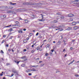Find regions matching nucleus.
<instances>
[{
  "instance_id": "f257e3e1",
  "label": "nucleus",
  "mask_w": 79,
  "mask_h": 79,
  "mask_svg": "<svg viewBox=\"0 0 79 79\" xmlns=\"http://www.w3.org/2000/svg\"><path fill=\"white\" fill-rule=\"evenodd\" d=\"M13 72L14 73H15V76H19V74L18 73V71L16 70H14Z\"/></svg>"
},
{
  "instance_id": "f03ea898",
  "label": "nucleus",
  "mask_w": 79,
  "mask_h": 79,
  "mask_svg": "<svg viewBox=\"0 0 79 79\" xmlns=\"http://www.w3.org/2000/svg\"><path fill=\"white\" fill-rule=\"evenodd\" d=\"M7 13H12V14H15V12L12 10H9L7 12Z\"/></svg>"
},
{
  "instance_id": "7ed1b4c3",
  "label": "nucleus",
  "mask_w": 79,
  "mask_h": 79,
  "mask_svg": "<svg viewBox=\"0 0 79 79\" xmlns=\"http://www.w3.org/2000/svg\"><path fill=\"white\" fill-rule=\"evenodd\" d=\"M35 3H32V2H27L25 3L26 5H35Z\"/></svg>"
},
{
  "instance_id": "20e7f679",
  "label": "nucleus",
  "mask_w": 79,
  "mask_h": 79,
  "mask_svg": "<svg viewBox=\"0 0 79 79\" xmlns=\"http://www.w3.org/2000/svg\"><path fill=\"white\" fill-rule=\"evenodd\" d=\"M6 15H2L1 17V18H2V19H4V18H6Z\"/></svg>"
},
{
  "instance_id": "39448f33",
  "label": "nucleus",
  "mask_w": 79,
  "mask_h": 79,
  "mask_svg": "<svg viewBox=\"0 0 79 79\" xmlns=\"http://www.w3.org/2000/svg\"><path fill=\"white\" fill-rule=\"evenodd\" d=\"M68 16L69 17H72V16H74V15L72 14H70L68 15Z\"/></svg>"
},
{
  "instance_id": "423d86ee",
  "label": "nucleus",
  "mask_w": 79,
  "mask_h": 79,
  "mask_svg": "<svg viewBox=\"0 0 79 79\" xmlns=\"http://www.w3.org/2000/svg\"><path fill=\"white\" fill-rule=\"evenodd\" d=\"M72 28V27H69V28L66 29V30H68V31H70V30H71Z\"/></svg>"
},
{
  "instance_id": "0eeeda50",
  "label": "nucleus",
  "mask_w": 79,
  "mask_h": 79,
  "mask_svg": "<svg viewBox=\"0 0 79 79\" xmlns=\"http://www.w3.org/2000/svg\"><path fill=\"white\" fill-rule=\"evenodd\" d=\"M74 30H76V29H78V27L75 26V27H74Z\"/></svg>"
},
{
  "instance_id": "6e6552de",
  "label": "nucleus",
  "mask_w": 79,
  "mask_h": 79,
  "mask_svg": "<svg viewBox=\"0 0 79 79\" xmlns=\"http://www.w3.org/2000/svg\"><path fill=\"white\" fill-rule=\"evenodd\" d=\"M15 62L17 63V64H19V61H18L16 60H15Z\"/></svg>"
},
{
  "instance_id": "1a4fd4ad",
  "label": "nucleus",
  "mask_w": 79,
  "mask_h": 79,
  "mask_svg": "<svg viewBox=\"0 0 79 79\" xmlns=\"http://www.w3.org/2000/svg\"><path fill=\"white\" fill-rule=\"evenodd\" d=\"M74 62V60H73L69 64H69H72V63H73V62Z\"/></svg>"
},
{
  "instance_id": "9d476101",
  "label": "nucleus",
  "mask_w": 79,
  "mask_h": 79,
  "mask_svg": "<svg viewBox=\"0 0 79 79\" xmlns=\"http://www.w3.org/2000/svg\"><path fill=\"white\" fill-rule=\"evenodd\" d=\"M31 67H33L34 68H36V67H38V66H38V65H33V66L31 65Z\"/></svg>"
},
{
  "instance_id": "9b49d317",
  "label": "nucleus",
  "mask_w": 79,
  "mask_h": 79,
  "mask_svg": "<svg viewBox=\"0 0 79 79\" xmlns=\"http://www.w3.org/2000/svg\"><path fill=\"white\" fill-rule=\"evenodd\" d=\"M19 33H23V31H21V30H20L18 31Z\"/></svg>"
},
{
  "instance_id": "f8f14e48",
  "label": "nucleus",
  "mask_w": 79,
  "mask_h": 79,
  "mask_svg": "<svg viewBox=\"0 0 79 79\" xmlns=\"http://www.w3.org/2000/svg\"><path fill=\"white\" fill-rule=\"evenodd\" d=\"M61 42L60 41H59L57 42L58 45H60V43Z\"/></svg>"
},
{
  "instance_id": "ddd939ff",
  "label": "nucleus",
  "mask_w": 79,
  "mask_h": 79,
  "mask_svg": "<svg viewBox=\"0 0 79 79\" xmlns=\"http://www.w3.org/2000/svg\"><path fill=\"white\" fill-rule=\"evenodd\" d=\"M72 24L73 25H76V22H73Z\"/></svg>"
},
{
  "instance_id": "4468645a",
  "label": "nucleus",
  "mask_w": 79,
  "mask_h": 79,
  "mask_svg": "<svg viewBox=\"0 0 79 79\" xmlns=\"http://www.w3.org/2000/svg\"><path fill=\"white\" fill-rule=\"evenodd\" d=\"M30 72L31 70H26V72H27V73H30Z\"/></svg>"
},
{
  "instance_id": "2eb2a0df",
  "label": "nucleus",
  "mask_w": 79,
  "mask_h": 79,
  "mask_svg": "<svg viewBox=\"0 0 79 79\" xmlns=\"http://www.w3.org/2000/svg\"><path fill=\"white\" fill-rule=\"evenodd\" d=\"M59 30H60L59 31H63V29L62 28H59Z\"/></svg>"
},
{
  "instance_id": "dca6fc26",
  "label": "nucleus",
  "mask_w": 79,
  "mask_h": 79,
  "mask_svg": "<svg viewBox=\"0 0 79 79\" xmlns=\"http://www.w3.org/2000/svg\"><path fill=\"white\" fill-rule=\"evenodd\" d=\"M59 28H61L62 27H63V25H60V26H59Z\"/></svg>"
},
{
  "instance_id": "f3484780",
  "label": "nucleus",
  "mask_w": 79,
  "mask_h": 79,
  "mask_svg": "<svg viewBox=\"0 0 79 79\" xmlns=\"http://www.w3.org/2000/svg\"><path fill=\"white\" fill-rule=\"evenodd\" d=\"M39 21H44V20H43V19H38Z\"/></svg>"
},
{
  "instance_id": "a211bd4d",
  "label": "nucleus",
  "mask_w": 79,
  "mask_h": 79,
  "mask_svg": "<svg viewBox=\"0 0 79 79\" xmlns=\"http://www.w3.org/2000/svg\"><path fill=\"white\" fill-rule=\"evenodd\" d=\"M24 21H25V23H28V21L26 19Z\"/></svg>"
},
{
  "instance_id": "6ab92c4d",
  "label": "nucleus",
  "mask_w": 79,
  "mask_h": 79,
  "mask_svg": "<svg viewBox=\"0 0 79 79\" xmlns=\"http://www.w3.org/2000/svg\"><path fill=\"white\" fill-rule=\"evenodd\" d=\"M15 24H19V23L18 22V21H16L15 22Z\"/></svg>"
},
{
  "instance_id": "aec40b11",
  "label": "nucleus",
  "mask_w": 79,
  "mask_h": 79,
  "mask_svg": "<svg viewBox=\"0 0 79 79\" xmlns=\"http://www.w3.org/2000/svg\"><path fill=\"white\" fill-rule=\"evenodd\" d=\"M25 66V64H23L21 65V66H22L23 67H24V66Z\"/></svg>"
},
{
  "instance_id": "412c9836",
  "label": "nucleus",
  "mask_w": 79,
  "mask_h": 79,
  "mask_svg": "<svg viewBox=\"0 0 79 79\" xmlns=\"http://www.w3.org/2000/svg\"><path fill=\"white\" fill-rule=\"evenodd\" d=\"M60 16H57V17H56V19H60Z\"/></svg>"
},
{
  "instance_id": "4be33fe9",
  "label": "nucleus",
  "mask_w": 79,
  "mask_h": 79,
  "mask_svg": "<svg viewBox=\"0 0 79 79\" xmlns=\"http://www.w3.org/2000/svg\"><path fill=\"white\" fill-rule=\"evenodd\" d=\"M13 31V29H12V28H10V29L8 31Z\"/></svg>"
},
{
  "instance_id": "5701e85b",
  "label": "nucleus",
  "mask_w": 79,
  "mask_h": 79,
  "mask_svg": "<svg viewBox=\"0 0 79 79\" xmlns=\"http://www.w3.org/2000/svg\"><path fill=\"white\" fill-rule=\"evenodd\" d=\"M64 16H62L61 17H60V18L61 19H64Z\"/></svg>"
},
{
  "instance_id": "b1692460",
  "label": "nucleus",
  "mask_w": 79,
  "mask_h": 79,
  "mask_svg": "<svg viewBox=\"0 0 79 79\" xmlns=\"http://www.w3.org/2000/svg\"><path fill=\"white\" fill-rule=\"evenodd\" d=\"M6 66H8V65H10V63H7L6 64Z\"/></svg>"
},
{
  "instance_id": "393cba45",
  "label": "nucleus",
  "mask_w": 79,
  "mask_h": 79,
  "mask_svg": "<svg viewBox=\"0 0 79 79\" xmlns=\"http://www.w3.org/2000/svg\"><path fill=\"white\" fill-rule=\"evenodd\" d=\"M33 71H36V70H35V69L33 68Z\"/></svg>"
},
{
  "instance_id": "a878e982",
  "label": "nucleus",
  "mask_w": 79,
  "mask_h": 79,
  "mask_svg": "<svg viewBox=\"0 0 79 79\" xmlns=\"http://www.w3.org/2000/svg\"><path fill=\"white\" fill-rule=\"evenodd\" d=\"M16 3H11V5H16Z\"/></svg>"
},
{
  "instance_id": "bb28decb",
  "label": "nucleus",
  "mask_w": 79,
  "mask_h": 79,
  "mask_svg": "<svg viewBox=\"0 0 79 79\" xmlns=\"http://www.w3.org/2000/svg\"><path fill=\"white\" fill-rule=\"evenodd\" d=\"M14 76V74L12 73L11 74V76H10V77H12V76Z\"/></svg>"
},
{
  "instance_id": "cd10ccee",
  "label": "nucleus",
  "mask_w": 79,
  "mask_h": 79,
  "mask_svg": "<svg viewBox=\"0 0 79 79\" xmlns=\"http://www.w3.org/2000/svg\"><path fill=\"white\" fill-rule=\"evenodd\" d=\"M21 58L23 59L24 58H26V57L25 56H24L21 57Z\"/></svg>"
},
{
  "instance_id": "c85d7f7f",
  "label": "nucleus",
  "mask_w": 79,
  "mask_h": 79,
  "mask_svg": "<svg viewBox=\"0 0 79 79\" xmlns=\"http://www.w3.org/2000/svg\"><path fill=\"white\" fill-rule=\"evenodd\" d=\"M5 42V40H3L2 42V44H3V43H4Z\"/></svg>"
},
{
  "instance_id": "c756f323",
  "label": "nucleus",
  "mask_w": 79,
  "mask_h": 79,
  "mask_svg": "<svg viewBox=\"0 0 79 79\" xmlns=\"http://www.w3.org/2000/svg\"><path fill=\"white\" fill-rule=\"evenodd\" d=\"M28 75H29V76H31L32 73H28Z\"/></svg>"
},
{
  "instance_id": "7c9ffc66",
  "label": "nucleus",
  "mask_w": 79,
  "mask_h": 79,
  "mask_svg": "<svg viewBox=\"0 0 79 79\" xmlns=\"http://www.w3.org/2000/svg\"><path fill=\"white\" fill-rule=\"evenodd\" d=\"M10 8V9H12V8H13V7H10V8Z\"/></svg>"
},
{
  "instance_id": "2f4dec72",
  "label": "nucleus",
  "mask_w": 79,
  "mask_h": 79,
  "mask_svg": "<svg viewBox=\"0 0 79 79\" xmlns=\"http://www.w3.org/2000/svg\"><path fill=\"white\" fill-rule=\"evenodd\" d=\"M41 15L42 16V19H43L44 18V16H43V15L42 14H41Z\"/></svg>"
},
{
  "instance_id": "473e14b6",
  "label": "nucleus",
  "mask_w": 79,
  "mask_h": 79,
  "mask_svg": "<svg viewBox=\"0 0 79 79\" xmlns=\"http://www.w3.org/2000/svg\"><path fill=\"white\" fill-rule=\"evenodd\" d=\"M23 42H24V43H26V40H23Z\"/></svg>"
},
{
  "instance_id": "72a5a7b5",
  "label": "nucleus",
  "mask_w": 79,
  "mask_h": 79,
  "mask_svg": "<svg viewBox=\"0 0 79 79\" xmlns=\"http://www.w3.org/2000/svg\"><path fill=\"white\" fill-rule=\"evenodd\" d=\"M75 76H76V77H77V76H79V75L77 74H76L75 75Z\"/></svg>"
},
{
  "instance_id": "f704fd0d",
  "label": "nucleus",
  "mask_w": 79,
  "mask_h": 79,
  "mask_svg": "<svg viewBox=\"0 0 79 79\" xmlns=\"http://www.w3.org/2000/svg\"><path fill=\"white\" fill-rule=\"evenodd\" d=\"M39 35V32H37V33L36 34V35L37 36V35Z\"/></svg>"
},
{
  "instance_id": "c9c22d12",
  "label": "nucleus",
  "mask_w": 79,
  "mask_h": 79,
  "mask_svg": "<svg viewBox=\"0 0 79 79\" xmlns=\"http://www.w3.org/2000/svg\"><path fill=\"white\" fill-rule=\"evenodd\" d=\"M53 55V53H52V52H50V55Z\"/></svg>"
},
{
  "instance_id": "e433bc0d",
  "label": "nucleus",
  "mask_w": 79,
  "mask_h": 79,
  "mask_svg": "<svg viewBox=\"0 0 79 79\" xmlns=\"http://www.w3.org/2000/svg\"><path fill=\"white\" fill-rule=\"evenodd\" d=\"M26 51H27L26 49H24L23 50V52H26Z\"/></svg>"
},
{
  "instance_id": "4c0bfd02",
  "label": "nucleus",
  "mask_w": 79,
  "mask_h": 79,
  "mask_svg": "<svg viewBox=\"0 0 79 79\" xmlns=\"http://www.w3.org/2000/svg\"><path fill=\"white\" fill-rule=\"evenodd\" d=\"M1 52L2 53H4V52H3V50H1Z\"/></svg>"
},
{
  "instance_id": "58836bf2",
  "label": "nucleus",
  "mask_w": 79,
  "mask_h": 79,
  "mask_svg": "<svg viewBox=\"0 0 79 79\" xmlns=\"http://www.w3.org/2000/svg\"><path fill=\"white\" fill-rule=\"evenodd\" d=\"M0 76H3V73H1V74H0Z\"/></svg>"
},
{
  "instance_id": "ea45409f",
  "label": "nucleus",
  "mask_w": 79,
  "mask_h": 79,
  "mask_svg": "<svg viewBox=\"0 0 79 79\" xmlns=\"http://www.w3.org/2000/svg\"><path fill=\"white\" fill-rule=\"evenodd\" d=\"M3 37H4V38L6 37V35H3Z\"/></svg>"
},
{
  "instance_id": "a19ab883",
  "label": "nucleus",
  "mask_w": 79,
  "mask_h": 79,
  "mask_svg": "<svg viewBox=\"0 0 79 79\" xmlns=\"http://www.w3.org/2000/svg\"><path fill=\"white\" fill-rule=\"evenodd\" d=\"M48 53H47L46 54H45L46 56H48Z\"/></svg>"
},
{
  "instance_id": "79ce46f5",
  "label": "nucleus",
  "mask_w": 79,
  "mask_h": 79,
  "mask_svg": "<svg viewBox=\"0 0 79 79\" xmlns=\"http://www.w3.org/2000/svg\"><path fill=\"white\" fill-rule=\"evenodd\" d=\"M70 50H73V47H71L70 48Z\"/></svg>"
},
{
  "instance_id": "37998d69",
  "label": "nucleus",
  "mask_w": 79,
  "mask_h": 79,
  "mask_svg": "<svg viewBox=\"0 0 79 79\" xmlns=\"http://www.w3.org/2000/svg\"><path fill=\"white\" fill-rule=\"evenodd\" d=\"M18 26V25H13L12 26Z\"/></svg>"
},
{
  "instance_id": "c03bdc74",
  "label": "nucleus",
  "mask_w": 79,
  "mask_h": 79,
  "mask_svg": "<svg viewBox=\"0 0 79 79\" xmlns=\"http://www.w3.org/2000/svg\"><path fill=\"white\" fill-rule=\"evenodd\" d=\"M53 51H54L53 49H52V50H51V52H52V53H53Z\"/></svg>"
},
{
  "instance_id": "a18cd8bd",
  "label": "nucleus",
  "mask_w": 79,
  "mask_h": 79,
  "mask_svg": "<svg viewBox=\"0 0 79 79\" xmlns=\"http://www.w3.org/2000/svg\"><path fill=\"white\" fill-rule=\"evenodd\" d=\"M6 47H8V46H9V45L8 44H6Z\"/></svg>"
},
{
  "instance_id": "49530a36",
  "label": "nucleus",
  "mask_w": 79,
  "mask_h": 79,
  "mask_svg": "<svg viewBox=\"0 0 79 79\" xmlns=\"http://www.w3.org/2000/svg\"><path fill=\"white\" fill-rule=\"evenodd\" d=\"M40 59L39 58H38L36 59V60H39Z\"/></svg>"
},
{
  "instance_id": "de8ad7c7",
  "label": "nucleus",
  "mask_w": 79,
  "mask_h": 79,
  "mask_svg": "<svg viewBox=\"0 0 79 79\" xmlns=\"http://www.w3.org/2000/svg\"><path fill=\"white\" fill-rule=\"evenodd\" d=\"M23 31H26V29H23Z\"/></svg>"
},
{
  "instance_id": "09e8293b",
  "label": "nucleus",
  "mask_w": 79,
  "mask_h": 79,
  "mask_svg": "<svg viewBox=\"0 0 79 79\" xmlns=\"http://www.w3.org/2000/svg\"><path fill=\"white\" fill-rule=\"evenodd\" d=\"M34 51L33 50H32L31 51V52L32 53H34Z\"/></svg>"
},
{
  "instance_id": "8fccbe9b",
  "label": "nucleus",
  "mask_w": 79,
  "mask_h": 79,
  "mask_svg": "<svg viewBox=\"0 0 79 79\" xmlns=\"http://www.w3.org/2000/svg\"><path fill=\"white\" fill-rule=\"evenodd\" d=\"M54 23H57V21L55 20L54 21Z\"/></svg>"
},
{
  "instance_id": "3c124183",
  "label": "nucleus",
  "mask_w": 79,
  "mask_h": 79,
  "mask_svg": "<svg viewBox=\"0 0 79 79\" xmlns=\"http://www.w3.org/2000/svg\"><path fill=\"white\" fill-rule=\"evenodd\" d=\"M74 41H75V40H72V42H74Z\"/></svg>"
},
{
  "instance_id": "603ef678",
  "label": "nucleus",
  "mask_w": 79,
  "mask_h": 79,
  "mask_svg": "<svg viewBox=\"0 0 79 79\" xmlns=\"http://www.w3.org/2000/svg\"><path fill=\"white\" fill-rule=\"evenodd\" d=\"M30 35H32V33H30Z\"/></svg>"
},
{
  "instance_id": "864d4df0",
  "label": "nucleus",
  "mask_w": 79,
  "mask_h": 79,
  "mask_svg": "<svg viewBox=\"0 0 79 79\" xmlns=\"http://www.w3.org/2000/svg\"><path fill=\"white\" fill-rule=\"evenodd\" d=\"M19 19L20 20H23V19L21 18H19Z\"/></svg>"
},
{
  "instance_id": "5fc2aeb1",
  "label": "nucleus",
  "mask_w": 79,
  "mask_h": 79,
  "mask_svg": "<svg viewBox=\"0 0 79 79\" xmlns=\"http://www.w3.org/2000/svg\"><path fill=\"white\" fill-rule=\"evenodd\" d=\"M75 1H76V2H78V1H79V0H74Z\"/></svg>"
},
{
  "instance_id": "6e6d98bb",
  "label": "nucleus",
  "mask_w": 79,
  "mask_h": 79,
  "mask_svg": "<svg viewBox=\"0 0 79 79\" xmlns=\"http://www.w3.org/2000/svg\"><path fill=\"white\" fill-rule=\"evenodd\" d=\"M37 49L38 50L39 49V47H37Z\"/></svg>"
},
{
  "instance_id": "4d7b16f0",
  "label": "nucleus",
  "mask_w": 79,
  "mask_h": 79,
  "mask_svg": "<svg viewBox=\"0 0 79 79\" xmlns=\"http://www.w3.org/2000/svg\"><path fill=\"white\" fill-rule=\"evenodd\" d=\"M27 40H29V38L27 37Z\"/></svg>"
},
{
  "instance_id": "13d9d810",
  "label": "nucleus",
  "mask_w": 79,
  "mask_h": 79,
  "mask_svg": "<svg viewBox=\"0 0 79 79\" xmlns=\"http://www.w3.org/2000/svg\"><path fill=\"white\" fill-rule=\"evenodd\" d=\"M42 61H39L40 63H42Z\"/></svg>"
},
{
  "instance_id": "bf43d9fd",
  "label": "nucleus",
  "mask_w": 79,
  "mask_h": 79,
  "mask_svg": "<svg viewBox=\"0 0 79 79\" xmlns=\"http://www.w3.org/2000/svg\"><path fill=\"white\" fill-rule=\"evenodd\" d=\"M11 50H12V52H14V50H13V49H11Z\"/></svg>"
},
{
  "instance_id": "052dcab7",
  "label": "nucleus",
  "mask_w": 79,
  "mask_h": 79,
  "mask_svg": "<svg viewBox=\"0 0 79 79\" xmlns=\"http://www.w3.org/2000/svg\"><path fill=\"white\" fill-rule=\"evenodd\" d=\"M56 42H55V41H53V43H54V44H55V43H56Z\"/></svg>"
},
{
  "instance_id": "680f3d73",
  "label": "nucleus",
  "mask_w": 79,
  "mask_h": 79,
  "mask_svg": "<svg viewBox=\"0 0 79 79\" xmlns=\"http://www.w3.org/2000/svg\"><path fill=\"white\" fill-rule=\"evenodd\" d=\"M12 37H13V36H11L10 37V39H12Z\"/></svg>"
},
{
  "instance_id": "e2e57ef3",
  "label": "nucleus",
  "mask_w": 79,
  "mask_h": 79,
  "mask_svg": "<svg viewBox=\"0 0 79 79\" xmlns=\"http://www.w3.org/2000/svg\"><path fill=\"white\" fill-rule=\"evenodd\" d=\"M63 42H64V43H65V42H66V41H65V40H63Z\"/></svg>"
},
{
  "instance_id": "0e129e2a",
  "label": "nucleus",
  "mask_w": 79,
  "mask_h": 79,
  "mask_svg": "<svg viewBox=\"0 0 79 79\" xmlns=\"http://www.w3.org/2000/svg\"><path fill=\"white\" fill-rule=\"evenodd\" d=\"M64 51H65V49H64L63 50V52H64Z\"/></svg>"
},
{
  "instance_id": "69168bd1",
  "label": "nucleus",
  "mask_w": 79,
  "mask_h": 79,
  "mask_svg": "<svg viewBox=\"0 0 79 79\" xmlns=\"http://www.w3.org/2000/svg\"><path fill=\"white\" fill-rule=\"evenodd\" d=\"M19 37H20V36L18 35V38H19Z\"/></svg>"
},
{
  "instance_id": "338daca9",
  "label": "nucleus",
  "mask_w": 79,
  "mask_h": 79,
  "mask_svg": "<svg viewBox=\"0 0 79 79\" xmlns=\"http://www.w3.org/2000/svg\"><path fill=\"white\" fill-rule=\"evenodd\" d=\"M34 45H32L31 47H32L33 48V47H34Z\"/></svg>"
},
{
  "instance_id": "774afa93",
  "label": "nucleus",
  "mask_w": 79,
  "mask_h": 79,
  "mask_svg": "<svg viewBox=\"0 0 79 79\" xmlns=\"http://www.w3.org/2000/svg\"><path fill=\"white\" fill-rule=\"evenodd\" d=\"M3 79H6L5 77H3Z\"/></svg>"
}]
</instances>
